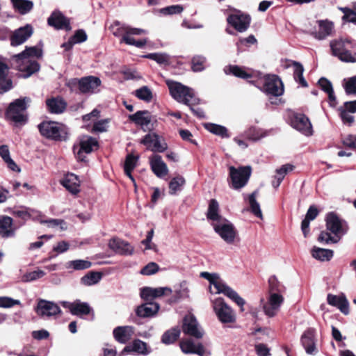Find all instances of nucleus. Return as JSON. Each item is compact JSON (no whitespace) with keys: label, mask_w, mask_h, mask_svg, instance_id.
Wrapping results in <instances>:
<instances>
[{"label":"nucleus","mask_w":356,"mask_h":356,"mask_svg":"<svg viewBox=\"0 0 356 356\" xmlns=\"http://www.w3.org/2000/svg\"><path fill=\"white\" fill-rule=\"evenodd\" d=\"M42 50L36 47H27L20 54L13 56V60L15 62V67L21 72H24V78L30 76L33 73L38 72L40 65L35 58L42 56Z\"/></svg>","instance_id":"obj_1"},{"label":"nucleus","mask_w":356,"mask_h":356,"mask_svg":"<svg viewBox=\"0 0 356 356\" xmlns=\"http://www.w3.org/2000/svg\"><path fill=\"white\" fill-rule=\"evenodd\" d=\"M200 276L210 282L209 289L211 293L216 294L223 293L241 307V311H243V307L245 303L244 299L231 287L220 280L217 274L202 272Z\"/></svg>","instance_id":"obj_2"},{"label":"nucleus","mask_w":356,"mask_h":356,"mask_svg":"<svg viewBox=\"0 0 356 356\" xmlns=\"http://www.w3.org/2000/svg\"><path fill=\"white\" fill-rule=\"evenodd\" d=\"M31 102L29 97H25L11 102L6 112L8 119L15 124H24L27 120L26 109Z\"/></svg>","instance_id":"obj_3"},{"label":"nucleus","mask_w":356,"mask_h":356,"mask_svg":"<svg viewBox=\"0 0 356 356\" xmlns=\"http://www.w3.org/2000/svg\"><path fill=\"white\" fill-rule=\"evenodd\" d=\"M166 84L169 88L171 96L177 102L184 104L190 105L191 102L194 97V94L191 88L184 86L181 83L167 80Z\"/></svg>","instance_id":"obj_4"},{"label":"nucleus","mask_w":356,"mask_h":356,"mask_svg":"<svg viewBox=\"0 0 356 356\" xmlns=\"http://www.w3.org/2000/svg\"><path fill=\"white\" fill-rule=\"evenodd\" d=\"M40 134L47 138L55 140H65L67 138V129L63 124L56 122H44L38 125Z\"/></svg>","instance_id":"obj_5"},{"label":"nucleus","mask_w":356,"mask_h":356,"mask_svg":"<svg viewBox=\"0 0 356 356\" xmlns=\"http://www.w3.org/2000/svg\"><path fill=\"white\" fill-rule=\"evenodd\" d=\"M229 170L231 187L234 189H240L244 187L251 175L252 170L250 166H241L238 168L230 166Z\"/></svg>","instance_id":"obj_6"},{"label":"nucleus","mask_w":356,"mask_h":356,"mask_svg":"<svg viewBox=\"0 0 356 356\" xmlns=\"http://www.w3.org/2000/svg\"><path fill=\"white\" fill-rule=\"evenodd\" d=\"M215 232L227 244H234L238 238L237 231L234 226L227 219L212 223Z\"/></svg>","instance_id":"obj_7"},{"label":"nucleus","mask_w":356,"mask_h":356,"mask_svg":"<svg viewBox=\"0 0 356 356\" xmlns=\"http://www.w3.org/2000/svg\"><path fill=\"white\" fill-rule=\"evenodd\" d=\"M213 307L220 322L229 323H234L236 321L234 311L225 302L222 298H216L213 302Z\"/></svg>","instance_id":"obj_8"},{"label":"nucleus","mask_w":356,"mask_h":356,"mask_svg":"<svg viewBox=\"0 0 356 356\" xmlns=\"http://www.w3.org/2000/svg\"><path fill=\"white\" fill-rule=\"evenodd\" d=\"M120 29L124 33L121 42H124L129 45H133L138 48L143 47L147 42V40H136L133 35H142L147 33V31L138 28H131L127 26H122Z\"/></svg>","instance_id":"obj_9"},{"label":"nucleus","mask_w":356,"mask_h":356,"mask_svg":"<svg viewBox=\"0 0 356 356\" xmlns=\"http://www.w3.org/2000/svg\"><path fill=\"white\" fill-rule=\"evenodd\" d=\"M36 314L41 318H50L61 312L59 306L51 301L40 299L35 309Z\"/></svg>","instance_id":"obj_10"},{"label":"nucleus","mask_w":356,"mask_h":356,"mask_svg":"<svg viewBox=\"0 0 356 356\" xmlns=\"http://www.w3.org/2000/svg\"><path fill=\"white\" fill-rule=\"evenodd\" d=\"M283 302L282 295H268L266 301L263 304V312L268 317L273 318L278 314Z\"/></svg>","instance_id":"obj_11"},{"label":"nucleus","mask_w":356,"mask_h":356,"mask_svg":"<svg viewBox=\"0 0 356 356\" xmlns=\"http://www.w3.org/2000/svg\"><path fill=\"white\" fill-rule=\"evenodd\" d=\"M263 90L270 95L280 96L284 92L282 81L275 75H267L264 77Z\"/></svg>","instance_id":"obj_12"},{"label":"nucleus","mask_w":356,"mask_h":356,"mask_svg":"<svg viewBox=\"0 0 356 356\" xmlns=\"http://www.w3.org/2000/svg\"><path fill=\"white\" fill-rule=\"evenodd\" d=\"M227 21L228 24L232 26L236 31L244 32L250 26V17L248 15L237 11L234 14L229 15Z\"/></svg>","instance_id":"obj_13"},{"label":"nucleus","mask_w":356,"mask_h":356,"mask_svg":"<svg viewBox=\"0 0 356 356\" xmlns=\"http://www.w3.org/2000/svg\"><path fill=\"white\" fill-rule=\"evenodd\" d=\"M317 29L312 31V35L318 40H323L331 36L334 32V24L327 19L317 20Z\"/></svg>","instance_id":"obj_14"},{"label":"nucleus","mask_w":356,"mask_h":356,"mask_svg":"<svg viewBox=\"0 0 356 356\" xmlns=\"http://www.w3.org/2000/svg\"><path fill=\"white\" fill-rule=\"evenodd\" d=\"M101 83L99 78L94 76L83 77L78 81L79 89L82 93L97 92Z\"/></svg>","instance_id":"obj_15"},{"label":"nucleus","mask_w":356,"mask_h":356,"mask_svg":"<svg viewBox=\"0 0 356 356\" xmlns=\"http://www.w3.org/2000/svg\"><path fill=\"white\" fill-rule=\"evenodd\" d=\"M326 226L328 230L339 238L346 232V225L345 222L340 220L332 213H330L327 216Z\"/></svg>","instance_id":"obj_16"},{"label":"nucleus","mask_w":356,"mask_h":356,"mask_svg":"<svg viewBox=\"0 0 356 356\" xmlns=\"http://www.w3.org/2000/svg\"><path fill=\"white\" fill-rule=\"evenodd\" d=\"M183 332L188 335L200 339L204 332L193 315H187L184 319Z\"/></svg>","instance_id":"obj_17"},{"label":"nucleus","mask_w":356,"mask_h":356,"mask_svg":"<svg viewBox=\"0 0 356 356\" xmlns=\"http://www.w3.org/2000/svg\"><path fill=\"white\" fill-rule=\"evenodd\" d=\"M61 305L70 310L72 315L81 316L87 315L92 311L91 307L87 302H81L79 300L70 302L68 301H63Z\"/></svg>","instance_id":"obj_18"},{"label":"nucleus","mask_w":356,"mask_h":356,"mask_svg":"<svg viewBox=\"0 0 356 356\" xmlns=\"http://www.w3.org/2000/svg\"><path fill=\"white\" fill-rule=\"evenodd\" d=\"M292 127L305 136L312 135V124L305 115L299 114L294 116L291 121Z\"/></svg>","instance_id":"obj_19"},{"label":"nucleus","mask_w":356,"mask_h":356,"mask_svg":"<svg viewBox=\"0 0 356 356\" xmlns=\"http://www.w3.org/2000/svg\"><path fill=\"white\" fill-rule=\"evenodd\" d=\"M141 143L152 152H163L168 148L167 144L161 143L159 136L155 134L145 135L142 139Z\"/></svg>","instance_id":"obj_20"},{"label":"nucleus","mask_w":356,"mask_h":356,"mask_svg":"<svg viewBox=\"0 0 356 356\" xmlns=\"http://www.w3.org/2000/svg\"><path fill=\"white\" fill-rule=\"evenodd\" d=\"M80 149H79L76 156L79 160L83 161V154H89L93 151V147L98 145L97 140L89 136H83L80 139Z\"/></svg>","instance_id":"obj_21"},{"label":"nucleus","mask_w":356,"mask_h":356,"mask_svg":"<svg viewBox=\"0 0 356 356\" xmlns=\"http://www.w3.org/2000/svg\"><path fill=\"white\" fill-rule=\"evenodd\" d=\"M9 67L6 60L0 57V93H3L13 88L11 79L8 78Z\"/></svg>","instance_id":"obj_22"},{"label":"nucleus","mask_w":356,"mask_h":356,"mask_svg":"<svg viewBox=\"0 0 356 356\" xmlns=\"http://www.w3.org/2000/svg\"><path fill=\"white\" fill-rule=\"evenodd\" d=\"M172 290L169 287H145L140 291V297L145 300H149L150 299L160 298L163 296H168L171 294Z\"/></svg>","instance_id":"obj_23"},{"label":"nucleus","mask_w":356,"mask_h":356,"mask_svg":"<svg viewBox=\"0 0 356 356\" xmlns=\"http://www.w3.org/2000/svg\"><path fill=\"white\" fill-rule=\"evenodd\" d=\"M109 248L115 253L123 255H131L134 252V247L128 242L120 238H113L108 243Z\"/></svg>","instance_id":"obj_24"},{"label":"nucleus","mask_w":356,"mask_h":356,"mask_svg":"<svg viewBox=\"0 0 356 356\" xmlns=\"http://www.w3.org/2000/svg\"><path fill=\"white\" fill-rule=\"evenodd\" d=\"M47 21L49 26H54L57 29H71L70 20L58 11L54 12Z\"/></svg>","instance_id":"obj_25"},{"label":"nucleus","mask_w":356,"mask_h":356,"mask_svg":"<svg viewBox=\"0 0 356 356\" xmlns=\"http://www.w3.org/2000/svg\"><path fill=\"white\" fill-rule=\"evenodd\" d=\"M327 301L330 305L337 307L344 314L349 313V303L343 294L336 296L330 293L327 295Z\"/></svg>","instance_id":"obj_26"},{"label":"nucleus","mask_w":356,"mask_h":356,"mask_svg":"<svg viewBox=\"0 0 356 356\" xmlns=\"http://www.w3.org/2000/svg\"><path fill=\"white\" fill-rule=\"evenodd\" d=\"M33 33L31 26L26 25L16 30L11 37V44L17 46L24 43Z\"/></svg>","instance_id":"obj_27"},{"label":"nucleus","mask_w":356,"mask_h":356,"mask_svg":"<svg viewBox=\"0 0 356 356\" xmlns=\"http://www.w3.org/2000/svg\"><path fill=\"white\" fill-rule=\"evenodd\" d=\"M134 332L132 326H118L113 330V337L119 343H126L131 339Z\"/></svg>","instance_id":"obj_28"},{"label":"nucleus","mask_w":356,"mask_h":356,"mask_svg":"<svg viewBox=\"0 0 356 356\" xmlns=\"http://www.w3.org/2000/svg\"><path fill=\"white\" fill-rule=\"evenodd\" d=\"M152 171L158 177H163L168 173V168L161 156L155 154L150 158Z\"/></svg>","instance_id":"obj_29"},{"label":"nucleus","mask_w":356,"mask_h":356,"mask_svg":"<svg viewBox=\"0 0 356 356\" xmlns=\"http://www.w3.org/2000/svg\"><path fill=\"white\" fill-rule=\"evenodd\" d=\"M180 348L186 354H197L200 356H204L206 354V350L201 343L195 344L191 339L181 341Z\"/></svg>","instance_id":"obj_30"},{"label":"nucleus","mask_w":356,"mask_h":356,"mask_svg":"<svg viewBox=\"0 0 356 356\" xmlns=\"http://www.w3.org/2000/svg\"><path fill=\"white\" fill-rule=\"evenodd\" d=\"M61 184L73 195H76L80 191V180L74 174H67L62 180Z\"/></svg>","instance_id":"obj_31"},{"label":"nucleus","mask_w":356,"mask_h":356,"mask_svg":"<svg viewBox=\"0 0 356 356\" xmlns=\"http://www.w3.org/2000/svg\"><path fill=\"white\" fill-rule=\"evenodd\" d=\"M136 353L138 355H147L150 353L147 343L140 339L134 340L131 344L124 347L121 354L124 353Z\"/></svg>","instance_id":"obj_32"},{"label":"nucleus","mask_w":356,"mask_h":356,"mask_svg":"<svg viewBox=\"0 0 356 356\" xmlns=\"http://www.w3.org/2000/svg\"><path fill=\"white\" fill-rule=\"evenodd\" d=\"M159 309V305L156 302H147L138 307L136 313L142 318L151 317L155 315Z\"/></svg>","instance_id":"obj_33"},{"label":"nucleus","mask_w":356,"mask_h":356,"mask_svg":"<svg viewBox=\"0 0 356 356\" xmlns=\"http://www.w3.org/2000/svg\"><path fill=\"white\" fill-rule=\"evenodd\" d=\"M129 119L143 129L147 127L152 121L150 113L147 111H140L129 115Z\"/></svg>","instance_id":"obj_34"},{"label":"nucleus","mask_w":356,"mask_h":356,"mask_svg":"<svg viewBox=\"0 0 356 356\" xmlns=\"http://www.w3.org/2000/svg\"><path fill=\"white\" fill-rule=\"evenodd\" d=\"M0 236L4 238L14 236L13 219L10 217L4 216L0 218Z\"/></svg>","instance_id":"obj_35"},{"label":"nucleus","mask_w":356,"mask_h":356,"mask_svg":"<svg viewBox=\"0 0 356 356\" xmlns=\"http://www.w3.org/2000/svg\"><path fill=\"white\" fill-rule=\"evenodd\" d=\"M13 9L21 15L29 13L33 8V3L30 0H10Z\"/></svg>","instance_id":"obj_36"},{"label":"nucleus","mask_w":356,"mask_h":356,"mask_svg":"<svg viewBox=\"0 0 356 356\" xmlns=\"http://www.w3.org/2000/svg\"><path fill=\"white\" fill-rule=\"evenodd\" d=\"M218 211L219 205L218 202L214 199L211 200L209 204L207 217L209 220L212 221V223L218 222L225 219L219 215Z\"/></svg>","instance_id":"obj_37"},{"label":"nucleus","mask_w":356,"mask_h":356,"mask_svg":"<svg viewBox=\"0 0 356 356\" xmlns=\"http://www.w3.org/2000/svg\"><path fill=\"white\" fill-rule=\"evenodd\" d=\"M348 44H350V41L348 40L338 39L330 41V46L332 55L338 57L348 49L347 46Z\"/></svg>","instance_id":"obj_38"},{"label":"nucleus","mask_w":356,"mask_h":356,"mask_svg":"<svg viewBox=\"0 0 356 356\" xmlns=\"http://www.w3.org/2000/svg\"><path fill=\"white\" fill-rule=\"evenodd\" d=\"M320 88L328 95L329 102L331 106H335L337 104L336 97L334 95L332 85L330 81L325 78H321L318 81Z\"/></svg>","instance_id":"obj_39"},{"label":"nucleus","mask_w":356,"mask_h":356,"mask_svg":"<svg viewBox=\"0 0 356 356\" xmlns=\"http://www.w3.org/2000/svg\"><path fill=\"white\" fill-rule=\"evenodd\" d=\"M47 106L51 113H60L65 109L66 103L60 98H52L47 100Z\"/></svg>","instance_id":"obj_40"},{"label":"nucleus","mask_w":356,"mask_h":356,"mask_svg":"<svg viewBox=\"0 0 356 356\" xmlns=\"http://www.w3.org/2000/svg\"><path fill=\"white\" fill-rule=\"evenodd\" d=\"M312 255L314 258L322 261H329L333 257V251L329 249L314 247L312 250Z\"/></svg>","instance_id":"obj_41"},{"label":"nucleus","mask_w":356,"mask_h":356,"mask_svg":"<svg viewBox=\"0 0 356 356\" xmlns=\"http://www.w3.org/2000/svg\"><path fill=\"white\" fill-rule=\"evenodd\" d=\"M301 341L307 354L315 355L317 353L315 343L311 334H304L302 336Z\"/></svg>","instance_id":"obj_42"},{"label":"nucleus","mask_w":356,"mask_h":356,"mask_svg":"<svg viewBox=\"0 0 356 356\" xmlns=\"http://www.w3.org/2000/svg\"><path fill=\"white\" fill-rule=\"evenodd\" d=\"M293 66L294 79L297 82H299V83L302 87H307V83L303 76V72H304L303 66L300 63L296 62V61L293 62Z\"/></svg>","instance_id":"obj_43"},{"label":"nucleus","mask_w":356,"mask_h":356,"mask_svg":"<svg viewBox=\"0 0 356 356\" xmlns=\"http://www.w3.org/2000/svg\"><path fill=\"white\" fill-rule=\"evenodd\" d=\"M91 266L92 263L90 261L83 259L70 261L65 264L66 268L75 270H85L90 268Z\"/></svg>","instance_id":"obj_44"},{"label":"nucleus","mask_w":356,"mask_h":356,"mask_svg":"<svg viewBox=\"0 0 356 356\" xmlns=\"http://www.w3.org/2000/svg\"><path fill=\"white\" fill-rule=\"evenodd\" d=\"M224 72L226 74H232L235 76L241 79H248L250 77V74L244 71L241 67L236 65L226 66L224 68Z\"/></svg>","instance_id":"obj_45"},{"label":"nucleus","mask_w":356,"mask_h":356,"mask_svg":"<svg viewBox=\"0 0 356 356\" xmlns=\"http://www.w3.org/2000/svg\"><path fill=\"white\" fill-rule=\"evenodd\" d=\"M269 288L268 295H282L283 291V286L280 284L275 275L270 277L268 280Z\"/></svg>","instance_id":"obj_46"},{"label":"nucleus","mask_w":356,"mask_h":356,"mask_svg":"<svg viewBox=\"0 0 356 356\" xmlns=\"http://www.w3.org/2000/svg\"><path fill=\"white\" fill-rule=\"evenodd\" d=\"M204 127L207 130L216 135L220 136L222 138L229 137V135L227 134V129L223 126L213 123H207L204 124Z\"/></svg>","instance_id":"obj_47"},{"label":"nucleus","mask_w":356,"mask_h":356,"mask_svg":"<svg viewBox=\"0 0 356 356\" xmlns=\"http://www.w3.org/2000/svg\"><path fill=\"white\" fill-rule=\"evenodd\" d=\"M102 279V274L98 272H90L81 278V283L86 286H92L98 283Z\"/></svg>","instance_id":"obj_48"},{"label":"nucleus","mask_w":356,"mask_h":356,"mask_svg":"<svg viewBox=\"0 0 356 356\" xmlns=\"http://www.w3.org/2000/svg\"><path fill=\"white\" fill-rule=\"evenodd\" d=\"M185 184V179L182 176L178 175L171 179L169 183L170 193L175 194Z\"/></svg>","instance_id":"obj_49"},{"label":"nucleus","mask_w":356,"mask_h":356,"mask_svg":"<svg viewBox=\"0 0 356 356\" xmlns=\"http://www.w3.org/2000/svg\"><path fill=\"white\" fill-rule=\"evenodd\" d=\"M134 95L139 99L149 102L152 97V92L147 86H143L134 91Z\"/></svg>","instance_id":"obj_50"},{"label":"nucleus","mask_w":356,"mask_h":356,"mask_svg":"<svg viewBox=\"0 0 356 356\" xmlns=\"http://www.w3.org/2000/svg\"><path fill=\"white\" fill-rule=\"evenodd\" d=\"M257 191L253 192L249 196V204L250 206L251 211L258 218H262L263 215L260 209V205L256 200Z\"/></svg>","instance_id":"obj_51"},{"label":"nucleus","mask_w":356,"mask_h":356,"mask_svg":"<svg viewBox=\"0 0 356 356\" xmlns=\"http://www.w3.org/2000/svg\"><path fill=\"white\" fill-rule=\"evenodd\" d=\"M180 332L177 329H173L165 332L162 336V342L170 344L175 342L179 337Z\"/></svg>","instance_id":"obj_52"},{"label":"nucleus","mask_w":356,"mask_h":356,"mask_svg":"<svg viewBox=\"0 0 356 356\" xmlns=\"http://www.w3.org/2000/svg\"><path fill=\"white\" fill-rule=\"evenodd\" d=\"M206 58L203 56H195L192 58V70L193 72H201L204 70Z\"/></svg>","instance_id":"obj_53"},{"label":"nucleus","mask_w":356,"mask_h":356,"mask_svg":"<svg viewBox=\"0 0 356 356\" xmlns=\"http://www.w3.org/2000/svg\"><path fill=\"white\" fill-rule=\"evenodd\" d=\"M46 275L42 270L38 269L36 270L29 272L24 274L22 279L24 282H32L43 277Z\"/></svg>","instance_id":"obj_54"},{"label":"nucleus","mask_w":356,"mask_h":356,"mask_svg":"<svg viewBox=\"0 0 356 356\" xmlns=\"http://www.w3.org/2000/svg\"><path fill=\"white\" fill-rule=\"evenodd\" d=\"M339 9L343 13V20L354 24L356 23V11L347 7H340Z\"/></svg>","instance_id":"obj_55"},{"label":"nucleus","mask_w":356,"mask_h":356,"mask_svg":"<svg viewBox=\"0 0 356 356\" xmlns=\"http://www.w3.org/2000/svg\"><path fill=\"white\" fill-rule=\"evenodd\" d=\"M266 131L261 129H257L255 128L250 129L245 134L246 137L251 140H258L266 136Z\"/></svg>","instance_id":"obj_56"},{"label":"nucleus","mask_w":356,"mask_h":356,"mask_svg":"<svg viewBox=\"0 0 356 356\" xmlns=\"http://www.w3.org/2000/svg\"><path fill=\"white\" fill-rule=\"evenodd\" d=\"M344 81V89L348 95L353 94L356 95V76L347 80L345 79Z\"/></svg>","instance_id":"obj_57"},{"label":"nucleus","mask_w":356,"mask_h":356,"mask_svg":"<svg viewBox=\"0 0 356 356\" xmlns=\"http://www.w3.org/2000/svg\"><path fill=\"white\" fill-rule=\"evenodd\" d=\"M20 305V301L7 296L0 297V307L10 308L15 305Z\"/></svg>","instance_id":"obj_58"},{"label":"nucleus","mask_w":356,"mask_h":356,"mask_svg":"<svg viewBox=\"0 0 356 356\" xmlns=\"http://www.w3.org/2000/svg\"><path fill=\"white\" fill-rule=\"evenodd\" d=\"M175 295L177 298H188L189 296V289L186 282L179 284V288L175 289Z\"/></svg>","instance_id":"obj_59"},{"label":"nucleus","mask_w":356,"mask_h":356,"mask_svg":"<svg viewBox=\"0 0 356 356\" xmlns=\"http://www.w3.org/2000/svg\"><path fill=\"white\" fill-rule=\"evenodd\" d=\"M341 61L346 63H356V53L346 49L337 57Z\"/></svg>","instance_id":"obj_60"},{"label":"nucleus","mask_w":356,"mask_h":356,"mask_svg":"<svg viewBox=\"0 0 356 356\" xmlns=\"http://www.w3.org/2000/svg\"><path fill=\"white\" fill-rule=\"evenodd\" d=\"M159 269V266L157 264L150 262L141 269L140 273L145 275H151L158 272Z\"/></svg>","instance_id":"obj_61"},{"label":"nucleus","mask_w":356,"mask_h":356,"mask_svg":"<svg viewBox=\"0 0 356 356\" xmlns=\"http://www.w3.org/2000/svg\"><path fill=\"white\" fill-rule=\"evenodd\" d=\"M293 165L291 164L283 165L280 168L276 170V175L275 178H278L279 180H283L285 175L293 170Z\"/></svg>","instance_id":"obj_62"},{"label":"nucleus","mask_w":356,"mask_h":356,"mask_svg":"<svg viewBox=\"0 0 356 356\" xmlns=\"http://www.w3.org/2000/svg\"><path fill=\"white\" fill-rule=\"evenodd\" d=\"M184 8L180 5L170 6L160 10V13L163 15L179 14L183 11Z\"/></svg>","instance_id":"obj_63"},{"label":"nucleus","mask_w":356,"mask_h":356,"mask_svg":"<svg viewBox=\"0 0 356 356\" xmlns=\"http://www.w3.org/2000/svg\"><path fill=\"white\" fill-rule=\"evenodd\" d=\"M138 159V156H134L131 154H128L125 160L124 168L127 169L128 171L133 170L136 166Z\"/></svg>","instance_id":"obj_64"}]
</instances>
